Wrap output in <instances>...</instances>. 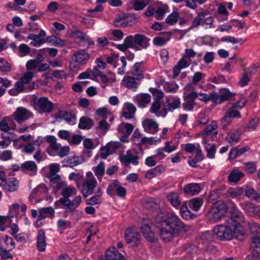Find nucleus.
<instances>
[{"mask_svg": "<svg viewBox=\"0 0 260 260\" xmlns=\"http://www.w3.org/2000/svg\"><path fill=\"white\" fill-rule=\"evenodd\" d=\"M160 102L158 100H155L150 108L149 112L151 113L154 114L157 117H165L167 115L166 111L164 110V108L161 111H160Z\"/></svg>", "mask_w": 260, "mask_h": 260, "instance_id": "obj_28", "label": "nucleus"}, {"mask_svg": "<svg viewBox=\"0 0 260 260\" xmlns=\"http://www.w3.org/2000/svg\"><path fill=\"white\" fill-rule=\"evenodd\" d=\"M90 57V54L86 49L76 51L72 55L69 62L70 69L73 71H78L82 66L87 63Z\"/></svg>", "mask_w": 260, "mask_h": 260, "instance_id": "obj_2", "label": "nucleus"}, {"mask_svg": "<svg viewBox=\"0 0 260 260\" xmlns=\"http://www.w3.org/2000/svg\"><path fill=\"white\" fill-rule=\"evenodd\" d=\"M141 231L147 241L154 242L156 240L154 233L152 231L150 225L148 223H144L141 226Z\"/></svg>", "mask_w": 260, "mask_h": 260, "instance_id": "obj_33", "label": "nucleus"}, {"mask_svg": "<svg viewBox=\"0 0 260 260\" xmlns=\"http://www.w3.org/2000/svg\"><path fill=\"white\" fill-rule=\"evenodd\" d=\"M207 1V0H187L185 1V5L190 9H195L197 7V4L202 5Z\"/></svg>", "mask_w": 260, "mask_h": 260, "instance_id": "obj_62", "label": "nucleus"}, {"mask_svg": "<svg viewBox=\"0 0 260 260\" xmlns=\"http://www.w3.org/2000/svg\"><path fill=\"white\" fill-rule=\"evenodd\" d=\"M196 94L197 98H198L200 101L205 103V104H207L209 101H212L214 103V100L212 98V95H213V91L211 92L209 95L205 93H197V92Z\"/></svg>", "mask_w": 260, "mask_h": 260, "instance_id": "obj_54", "label": "nucleus"}, {"mask_svg": "<svg viewBox=\"0 0 260 260\" xmlns=\"http://www.w3.org/2000/svg\"><path fill=\"white\" fill-rule=\"evenodd\" d=\"M46 191V187L44 184H40L35 188L31 192L28 200L30 203L32 205H35L37 203L40 202V200L37 199L38 194L43 192Z\"/></svg>", "mask_w": 260, "mask_h": 260, "instance_id": "obj_21", "label": "nucleus"}, {"mask_svg": "<svg viewBox=\"0 0 260 260\" xmlns=\"http://www.w3.org/2000/svg\"><path fill=\"white\" fill-rule=\"evenodd\" d=\"M201 191L200 184L197 183H190L185 185L183 187V192L185 194L189 196H195L199 194Z\"/></svg>", "mask_w": 260, "mask_h": 260, "instance_id": "obj_22", "label": "nucleus"}, {"mask_svg": "<svg viewBox=\"0 0 260 260\" xmlns=\"http://www.w3.org/2000/svg\"><path fill=\"white\" fill-rule=\"evenodd\" d=\"M214 234L213 235L211 231H206L202 233L200 236V242L205 243L206 242H211L214 240Z\"/></svg>", "mask_w": 260, "mask_h": 260, "instance_id": "obj_50", "label": "nucleus"}, {"mask_svg": "<svg viewBox=\"0 0 260 260\" xmlns=\"http://www.w3.org/2000/svg\"><path fill=\"white\" fill-rule=\"evenodd\" d=\"M11 71L10 63L4 58L0 57V71L3 73H7Z\"/></svg>", "mask_w": 260, "mask_h": 260, "instance_id": "obj_60", "label": "nucleus"}, {"mask_svg": "<svg viewBox=\"0 0 260 260\" xmlns=\"http://www.w3.org/2000/svg\"><path fill=\"white\" fill-rule=\"evenodd\" d=\"M187 203L184 202L180 207L179 211L181 217L185 220L192 219L196 217V214L191 212L188 209Z\"/></svg>", "mask_w": 260, "mask_h": 260, "instance_id": "obj_39", "label": "nucleus"}, {"mask_svg": "<svg viewBox=\"0 0 260 260\" xmlns=\"http://www.w3.org/2000/svg\"><path fill=\"white\" fill-rule=\"evenodd\" d=\"M144 154V150L140 147L139 150L135 152V154H133L129 151H127L125 155L121 157V162L127 166L131 163L134 166H137L139 164V159L142 158Z\"/></svg>", "mask_w": 260, "mask_h": 260, "instance_id": "obj_6", "label": "nucleus"}, {"mask_svg": "<svg viewBox=\"0 0 260 260\" xmlns=\"http://www.w3.org/2000/svg\"><path fill=\"white\" fill-rule=\"evenodd\" d=\"M149 3V0H132V7L135 11H140L144 9Z\"/></svg>", "mask_w": 260, "mask_h": 260, "instance_id": "obj_48", "label": "nucleus"}, {"mask_svg": "<svg viewBox=\"0 0 260 260\" xmlns=\"http://www.w3.org/2000/svg\"><path fill=\"white\" fill-rule=\"evenodd\" d=\"M172 34L170 32H166L164 37H157L154 38L153 44L157 46H162L168 42L171 38Z\"/></svg>", "mask_w": 260, "mask_h": 260, "instance_id": "obj_44", "label": "nucleus"}, {"mask_svg": "<svg viewBox=\"0 0 260 260\" xmlns=\"http://www.w3.org/2000/svg\"><path fill=\"white\" fill-rule=\"evenodd\" d=\"M236 229L232 225L226 223L215 225L213 232L217 238L220 241H230L236 236Z\"/></svg>", "mask_w": 260, "mask_h": 260, "instance_id": "obj_3", "label": "nucleus"}, {"mask_svg": "<svg viewBox=\"0 0 260 260\" xmlns=\"http://www.w3.org/2000/svg\"><path fill=\"white\" fill-rule=\"evenodd\" d=\"M144 71V68L143 66V62H138L133 66L131 73L133 75L137 76V79L141 80L144 78L143 74Z\"/></svg>", "mask_w": 260, "mask_h": 260, "instance_id": "obj_37", "label": "nucleus"}, {"mask_svg": "<svg viewBox=\"0 0 260 260\" xmlns=\"http://www.w3.org/2000/svg\"><path fill=\"white\" fill-rule=\"evenodd\" d=\"M150 39L144 35H135L136 47L139 49V51L147 48L150 45Z\"/></svg>", "mask_w": 260, "mask_h": 260, "instance_id": "obj_18", "label": "nucleus"}, {"mask_svg": "<svg viewBox=\"0 0 260 260\" xmlns=\"http://www.w3.org/2000/svg\"><path fill=\"white\" fill-rule=\"evenodd\" d=\"M92 170L99 180L101 181L105 173V163L103 161L100 162L96 167L93 168Z\"/></svg>", "mask_w": 260, "mask_h": 260, "instance_id": "obj_49", "label": "nucleus"}, {"mask_svg": "<svg viewBox=\"0 0 260 260\" xmlns=\"http://www.w3.org/2000/svg\"><path fill=\"white\" fill-rule=\"evenodd\" d=\"M57 117L64 119L69 123H74L76 120V116L68 111H59L57 114Z\"/></svg>", "mask_w": 260, "mask_h": 260, "instance_id": "obj_45", "label": "nucleus"}, {"mask_svg": "<svg viewBox=\"0 0 260 260\" xmlns=\"http://www.w3.org/2000/svg\"><path fill=\"white\" fill-rule=\"evenodd\" d=\"M13 116L17 123L21 124L32 117V114L24 107H18L14 112Z\"/></svg>", "mask_w": 260, "mask_h": 260, "instance_id": "obj_8", "label": "nucleus"}, {"mask_svg": "<svg viewBox=\"0 0 260 260\" xmlns=\"http://www.w3.org/2000/svg\"><path fill=\"white\" fill-rule=\"evenodd\" d=\"M125 239L128 243H134L138 245L140 243L141 235L136 228H129L125 232Z\"/></svg>", "mask_w": 260, "mask_h": 260, "instance_id": "obj_10", "label": "nucleus"}, {"mask_svg": "<svg viewBox=\"0 0 260 260\" xmlns=\"http://www.w3.org/2000/svg\"><path fill=\"white\" fill-rule=\"evenodd\" d=\"M213 22V17L209 15V12L208 11H202L198 13L188 29H193L198 27L200 25H206L210 28L212 27Z\"/></svg>", "mask_w": 260, "mask_h": 260, "instance_id": "obj_5", "label": "nucleus"}, {"mask_svg": "<svg viewBox=\"0 0 260 260\" xmlns=\"http://www.w3.org/2000/svg\"><path fill=\"white\" fill-rule=\"evenodd\" d=\"M124 42L128 48H133L136 51H139V49L136 47L135 35H130L126 37L124 40Z\"/></svg>", "mask_w": 260, "mask_h": 260, "instance_id": "obj_61", "label": "nucleus"}, {"mask_svg": "<svg viewBox=\"0 0 260 260\" xmlns=\"http://www.w3.org/2000/svg\"><path fill=\"white\" fill-rule=\"evenodd\" d=\"M36 106L38 108L40 113H49L53 108L54 105L47 97H41L35 102Z\"/></svg>", "mask_w": 260, "mask_h": 260, "instance_id": "obj_7", "label": "nucleus"}, {"mask_svg": "<svg viewBox=\"0 0 260 260\" xmlns=\"http://www.w3.org/2000/svg\"><path fill=\"white\" fill-rule=\"evenodd\" d=\"M46 237L45 232L43 230H40L38 231L37 236L36 246L39 252H43L45 250L46 247Z\"/></svg>", "mask_w": 260, "mask_h": 260, "instance_id": "obj_23", "label": "nucleus"}, {"mask_svg": "<svg viewBox=\"0 0 260 260\" xmlns=\"http://www.w3.org/2000/svg\"><path fill=\"white\" fill-rule=\"evenodd\" d=\"M136 111V107L131 103H125L123 108L122 115L126 119H131L134 117Z\"/></svg>", "mask_w": 260, "mask_h": 260, "instance_id": "obj_29", "label": "nucleus"}, {"mask_svg": "<svg viewBox=\"0 0 260 260\" xmlns=\"http://www.w3.org/2000/svg\"><path fill=\"white\" fill-rule=\"evenodd\" d=\"M54 210L52 207L41 208L39 209L38 218L39 220H43L49 216L53 218L54 216Z\"/></svg>", "mask_w": 260, "mask_h": 260, "instance_id": "obj_38", "label": "nucleus"}, {"mask_svg": "<svg viewBox=\"0 0 260 260\" xmlns=\"http://www.w3.org/2000/svg\"><path fill=\"white\" fill-rule=\"evenodd\" d=\"M142 124L145 133L154 135L159 131V124L153 119L146 118L142 121Z\"/></svg>", "mask_w": 260, "mask_h": 260, "instance_id": "obj_9", "label": "nucleus"}, {"mask_svg": "<svg viewBox=\"0 0 260 260\" xmlns=\"http://www.w3.org/2000/svg\"><path fill=\"white\" fill-rule=\"evenodd\" d=\"M242 208L251 216L258 215L260 208L258 206L248 202H244L241 203Z\"/></svg>", "mask_w": 260, "mask_h": 260, "instance_id": "obj_20", "label": "nucleus"}, {"mask_svg": "<svg viewBox=\"0 0 260 260\" xmlns=\"http://www.w3.org/2000/svg\"><path fill=\"white\" fill-rule=\"evenodd\" d=\"M218 127L216 121H212L210 124L207 125V126L200 132V135L202 136H216L218 132L217 128Z\"/></svg>", "mask_w": 260, "mask_h": 260, "instance_id": "obj_31", "label": "nucleus"}, {"mask_svg": "<svg viewBox=\"0 0 260 260\" xmlns=\"http://www.w3.org/2000/svg\"><path fill=\"white\" fill-rule=\"evenodd\" d=\"M82 162L83 160L80 161L79 157L77 156H73L69 157L66 161L67 166L70 168H73L74 167L82 164Z\"/></svg>", "mask_w": 260, "mask_h": 260, "instance_id": "obj_59", "label": "nucleus"}, {"mask_svg": "<svg viewBox=\"0 0 260 260\" xmlns=\"http://www.w3.org/2000/svg\"><path fill=\"white\" fill-rule=\"evenodd\" d=\"M134 126L132 124L129 123H122L117 128L119 133L123 134L125 133L128 135H130L134 131Z\"/></svg>", "mask_w": 260, "mask_h": 260, "instance_id": "obj_47", "label": "nucleus"}, {"mask_svg": "<svg viewBox=\"0 0 260 260\" xmlns=\"http://www.w3.org/2000/svg\"><path fill=\"white\" fill-rule=\"evenodd\" d=\"M250 250L255 256H260V237H253L251 238Z\"/></svg>", "mask_w": 260, "mask_h": 260, "instance_id": "obj_35", "label": "nucleus"}, {"mask_svg": "<svg viewBox=\"0 0 260 260\" xmlns=\"http://www.w3.org/2000/svg\"><path fill=\"white\" fill-rule=\"evenodd\" d=\"M197 99L196 91H192L187 95L183 96L184 102L182 106L183 110L186 111H191L193 110L195 105V100Z\"/></svg>", "mask_w": 260, "mask_h": 260, "instance_id": "obj_11", "label": "nucleus"}, {"mask_svg": "<svg viewBox=\"0 0 260 260\" xmlns=\"http://www.w3.org/2000/svg\"><path fill=\"white\" fill-rule=\"evenodd\" d=\"M245 194L250 199L260 203V194L253 188H249L245 191Z\"/></svg>", "mask_w": 260, "mask_h": 260, "instance_id": "obj_52", "label": "nucleus"}, {"mask_svg": "<svg viewBox=\"0 0 260 260\" xmlns=\"http://www.w3.org/2000/svg\"><path fill=\"white\" fill-rule=\"evenodd\" d=\"M234 94L226 88L221 89L219 94L213 91L212 98L214 100V103L215 104H221V103L228 101L231 99Z\"/></svg>", "mask_w": 260, "mask_h": 260, "instance_id": "obj_12", "label": "nucleus"}, {"mask_svg": "<svg viewBox=\"0 0 260 260\" xmlns=\"http://www.w3.org/2000/svg\"><path fill=\"white\" fill-rule=\"evenodd\" d=\"M37 170V165L34 161H26L21 165V171L22 172H31L36 174Z\"/></svg>", "mask_w": 260, "mask_h": 260, "instance_id": "obj_41", "label": "nucleus"}, {"mask_svg": "<svg viewBox=\"0 0 260 260\" xmlns=\"http://www.w3.org/2000/svg\"><path fill=\"white\" fill-rule=\"evenodd\" d=\"M0 247L12 250L15 247V244L10 237L5 235L0 238Z\"/></svg>", "mask_w": 260, "mask_h": 260, "instance_id": "obj_32", "label": "nucleus"}, {"mask_svg": "<svg viewBox=\"0 0 260 260\" xmlns=\"http://www.w3.org/2000/svg\"><path fill=\"white\" fill-rule=\"evenodd\" d=\"M151 95L148 93H140L136 97V101L139 107L145 108L151 102Z\"/></svg>", "mask_w": 260, "mask_h": 260, "instance_id": "obj_34", "label": "nucleus"}, {"mask_svg": "<svg viewBox=\"0 0 260 260\" xmlns=\"http://www.w3.org/2000/svg\"><path fill=\"white\" fill-rule=\"evenodd\" d=\"M119 185L120 182L118 180L114 179L111 180L106 190L107 193L111 197L116 195L117 188L119 187Z\"/></svg>", "mask_w": 260, "mask_h": 260, "instance_id": "obj_46", "label": "nucleus"}, {"mask_svg": "<svg viewBox=\"0 0 260 260\" xmlns=\"http://www.w3.org/2000/svg\"><path fill=\"white\" fill-rule=\"evenodd\" d=\"M179 18V14L177 12H173L170 14L165 19L167 24L170 25H175L178 21Z\"/></svg>", "mask_w": 260, "mask_h": 260, "instance_id": "obj_55", "label": "nucleus"}, {"mask_svg": "<svg viewBox=\"0 0 260 260\" xmlns=\"http://www.w3.org/2000/svg\"><path fill=\"white\" fill-rule=\"evenodd\" d=\"M93 121L87 116H83L80 118L78 127L81 129H90L93 126Z\"/></svg>", "mask_w": 260, "mask_h": 260, "instance_id": "obj_40", "label": "nucleus"}, {"mask_svg": "<svg viewBox=\"0 0 260 260\" xmlns=\"http://www.w3.org/2000/svg\"><path fill=\"white\" fill-rule=\"evenodd\" d=\"M106 257L107 260H126L124 256L115 248H113L112 250H108Z\"/></svg>", "mask_w": 260, "mask_h": 260, "instance_id": "obj_42", "label": "nucleus"}, {"mask_svg": "<svg viewBox=\"0 0 260 260\" xmlns=\"http://www.w3.org/2000/svg\"><path fill=\"white\" fill-rule=\"evenodd\" d=\"M34 77V74L31 72H26L24 73L23 75L19 79V81L21 82L24 85L30 83Z\"/></svg>", "mask_w": 260, "mask_h": 260, "instance_id": "obj_63", "label": "nucleus"}, {"mask_svg": "<svg viewBox=\"0 0 260 260\" xmlns=\"http://www.w3.org/2000/svg\"><path fill=\"white\" fill-rule=\"evenodd\" d=\"M244 176V173L237 169L233 170L228 176V180L231 183H237Z\"/></svg>", "mask_w": 260, "mask_h": 260, "instance_id": "obj_43", "label": "nucleus"}, {"mask_svg": "<svg viewBox=\"0 0 260 260\" xmlns=\"http://www.w3.org/2000/svg\"><path fill=\"white\" fill-rule=\"evenodd\" d=\"M18 181L15 178H11L8 181L5 180L1 186L6 191L13 192L18 189Z\"/></svg>", "mask_w": 260, "mask_h": 260, "instance_id": "obj_26", "label": "nucleus"}, {"mask_svg": "<svg viewBox=\"0 0 260 260\" xmlns=\"http://www.w3.org/2000/svg\"><path fill=\"white\" fill-rule=\"evenodd\" d=\"M226 213L225 203L218 202L211 207L207 214V217L210 221L216 222L219 221L225 216Z\"/></svg>", "mask_w": 260, "mask_h": 260, "instance_id": "obj_4", "label": "nucleus"}, {"mask_svg": "<svg viewBox=\"0 0 260 260\" xmlns=\"http://www.w3.org/2000/svg\"><path fill=\"white\" fill-rule=\"evenodd\" d=\"M230 214V217L227 220L226 222L235 229L241 222H245L244 216L239 210L231 213Z\"/></svg>", "mask_w": 260, "mask_h": 260, "instance_id": "obj_16", "label": "nucleus"}, {"mask_svg": "<svg viewBox=\"0 0 260 260\" xmlns=\"http://www.w3.org/2000/svg\"><path fill=\"white\" fill-rule=\"evenodd\" d=\"M46 36L45 31L43 30H41L38 35L29 34L27 38L32 41L30 42L31 45L35 47H39L46 42Z\"/></svg>", "mask_w": 260, "mask_h": 260, "instance_id": "obj_14", "label": "nucleus"}, {"mask_svg": "<svg viewBox=\"0 0 260 260\" xmlns=\"http://www.w3.org/2000/svg\"><path fill=\"white\" fill-rule=\"evenodd\" d=\"M167 200L170 204L174 208H178L181 204L179 193L176 191H171L166 196Z\"/></svg>", "mask_w": 260, "mask_h": 260, "instance_id": "obj_30", "label": "nucleus"}, {"mask_svg": "<svg viewBox=\"0 0 260 260\" xmlns=\"http://www.w3.org/2000/svg\"><path fill=\"white\" fill-rule=\"evenodd\" d=\"M205 150L207 152L206 156L210 159H213L215 157V153L216 151V147L215 144H212L208 146H205Z\"/></svg>", "mask_w": 260, "mask_h": 260, "instance_id": "obj_57", "label": "nucleus"}, {"mask_svg": "<svg viewBox=\"0 0 260 260\" xmlns=\"http://www.w3.org/2000/svg\"><path fill=\"white\" fill-rule=\"evenodd\" d=\"M160 83L163 85L164 90L168 93H175L179 88V86L174 81L166 82L164 80H161Z\"/></svg>", "mask_w": 260, "mask_h": 260, "instance_id": "obj_36", "label": "nucleus"}, {"mask_svg": "<svg viewBox=\"0 0 260 260\" xmlns=\"http://www.w3.org/2000/svg\"><path fill=\"white\" fill-rule=\"evenodd\" d=\"M142 135L140 133L138 129H136L131 136V140L132 141L138 144L139 149L141 145H143L142 139L143 137H142Z\"/></svg>", "mask_w": 260, "mask_h": 260, "instance_id": "obj_51", "label": "nucleus"}, {"mask_svg": "<svg viewBox=\"0 0 260 260\" xmlns=\"http://www.w3.org/2000/svg\"><path fill=\"white\" fill-rule=\"evenodd\" d=\"M56 187L58 189L61 190V194L63 196L62 198L69 199L76 193V189L73 186H67L66 183L63 182H59Z\"/></svg>", "mask_w": 260, "mask_h": 260, "instance_id": "obj_19", "label": "nucleus"}, {"mask_svg": "<svg viewBox=\"0 0 260 260\" xmlns=\"http://www.w3.org/2000/svg\"><path fill=\"white\" fill-rule=\"evenodd\" d=\"M221 191L220 189H215L211 191L208 197L209 202H216L221 194Z\"/></svg>", "mask_w": 260, "mask_h": 260, "instance_id": "obj_64", "label": "nucleus"}, {"mask_svg": "<svg viewBox=\"0 0 260 260\" xmlns=\"http://www.w3.org/2000/svg\"><path fill=\"white\" fill-rule=\"evenodd\" d=\"M96 180H83L82 182L83 189L82 193L84 197L92 194L97 185Z\"/></svg>", "mask_w": 260, "mask_h": 260, "instance_id": "obj_15", "label": "nucleus"}, {"mask_svg": "<svg viewBox=\"0 0 260 260\" xmlns=\"http://www.w3.org/2000/svg\"><path fill=\"white\" fill-rule=\"evenodd\" d=\"M241 132L237 129L229 132L225 137V141L231 145H234L240 142L241 139Z\"/></svg>", "mask_w": 260, "mask_h": 260, "instance_id": "obj_25", "label": "nucleus"}, {"mask_svg": "<svg viewBox=\"0 0 260 260\" xmlns=\"http://www.w3.org/2000/svg\"><path fill=\"white\" fill-rule=\"evenodd\" d=\"M134 17L129 14H124L115 18L114 24L117 27H125L132 25V20Z\"/></svg>", "mask_w": 260, "mask_h": 260, "instance_id": "obj_17", "label": "nucleus"}, {"mask_svg": "<svg viewBox=\"0 0 260 260\" xmlns=\"http://www.w3.org/2000/svg\"><path fill=\"white\" fill-rule=\"evenodd\" d=\"M248 228L252 234L257 235L256 237H260V225L258 223L250 222L248 223Z\"/></svg>", "mask_w": 260, "mask_h": 260, "instance_id": "obj_56", "label": "nucleus"}, {"mask_svg": "<svg viewBox=\"0 0 260 260\" xmlns=\"http://www.w3.org/2000/svg\"><path fill=\"white\" fill-rule=\"evenodd\" d=\"M168 7L167 6L164 5L159 6L157 8L155 12V18L157 20H161L167 12Z\"/></svg>", "mask_w": 260, "mask_h": 260, "instance_id": "obj_53", "label": "nucleus"}, {"mask_svg": "<svg viewBox=\"0 0 260 260\" xmlns=\"http://www.w3.org/2000/svg\"><path fill=\"white\" fill-rule=\"evenodd\" d=\"M155 224L159 230L160 238L165 242L171 241L181 233L191 231V226L185 224L174 212H161L156 215Z\"/></svg>", "mask_w": 260, "mask_h": 260, "instance_id": "obj_1", "label": "nucleus"}, {"mask_svg": "<svg viewBox=\"0 0 260 260\" xmlns=\"http://www.w3.org/2000/svg\"><path fill=\"white\" fill-rule=\"evenodd\" d=\"M121 84L133 91H136L138 88V83L136 82L135 78L130 76H124Z\"/></svg>", "mask_w": 260, "mask_h": 260, "instance_id": "obj_24", "label": "nucleus"}, {"mask_svg": "<svg viewBox=\"0 0 260 260\" xmlns=\"http://www.w3.org/2000/svg\"><path fill=\"white\" fill-rule=\"evenodd\" d=\"M60 201L62 202V205L66 207L64 212L69 213L76 209L81 202L80 196L76 197L72 201L69 199L61 198Z\"/></svg>", "mask_w": 260, "mask_h": 260, "instance_id": "obj_13", "label": "nucleus"}, {"mask_svg": "<svg viewBox=\"0 0 260 260\" xmlns=\"http://www.w3.org/2000/svg\"><path fill=\"white\" fill-rule=\"evenodd\" d=\"M181 100L177 96H173L171 101L164 106V110L167 114L169 112H173L181 106Z\"/></svg>", "mask_w": 260, "mask_h": 260, "instance_id": "obj_27", "label": "nucleus"}, {"mask_svg": "<svg viewBox=\"0 0 260 260\" xmlns=\"http://www.w3.org/2000/svg\"><path fill=\"white\" fill-rule=\"evenodd\" d=\"M203 204L202 200L198 198L190 200L187 205L193 210L197 211L199 210Z\"/></svg>", "mask_w": 260, "mask_h": 260, "instance_id": "obj_58", "label": "nucleus"}]
</instances>
